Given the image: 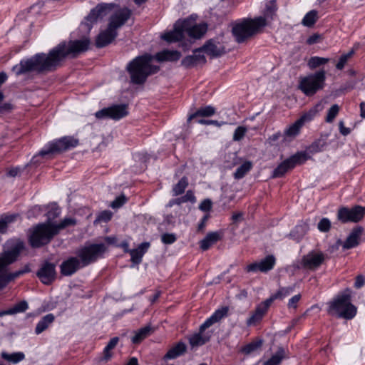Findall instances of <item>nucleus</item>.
<instances>
[{"instance_id":"obj_40","label":"nucleus","mask_w":365,"mask_h":365,"mask_svg":"<svg viewBox=\"0 0 365 365\" xmlns=\"http://www.w3.org/2000/svg\"><path fill=\"white\" fill-rule=\"evenodd\" d=\"M284 358L285 351L283 348H279L275 354L263 363V365H279Z\"/></svg>"},{"instance_id":"obj_38","label":"nucleus","mask_w":365,"mask_h":365,"mask_svg":"<svg viewBox=\"0 0 365 365\" xmlns=\"http://www.w3.org/2000/svg\"><path fill=\"white\" fill-rule=\"evenodd\" d=\"M23 275L21 270H17L14 272H7L6 274L0 276V289L5 287L10 282L14 281Z\"/></svg>"},{"instance_id":"obj_12","label":"nucleus","mask_w":365,"mask_h":365,"mask_svg":"<svg viewBox=\"0 0 365 365\" xmlns=\"http://www.w3.org/2000/svg\"><path fill=\"white\" fill-rule=\"evenodd\" d=\"M128 115V106L125 104L113 105L104 108L95 113L98 119L110 118L118 120Z\"/></svg>"},{"instance_id":"obj_55","label":"nucleus","mask_w":365,"mask_h":365,"mask_svg":"<svg viewBox=\"0 0 365 365\" xmlns=\"http://www.w3.org/2000/svg\"><path fill=\"white\" fill-rule=\"evenodd\" d=\"M197 123L199 124H201V125H213L217 127H220V126L226 124V123L224 121L219 122L215 120H205L204 118H198L197 120Z\"/></svg>"},{"instance_id":"obj_9","label":"nucleus","mask_w":365,"mask_h":365,"mask_svg":"<svg viewBox=\"0 0 365 365\" xmlns=\"http://www.w3.org/2000/svg\"><path fill=\"white\" fill-rule=\"evenodd\" d=\"M322 106L321 104H317L314 108H312L308 113L303 115L293 124L290 125L286 128L283 133V138L284 140H291L297 136L300 132V130L304 123L308 120H311L317 113L319 110H321Z\"/></svg>"},{"instance_id":"obj_21","label":"nucleus","mask_w":365,"mask_h":365,"mask_svg":"<svg viewBox=\"0 0 365 365\" xmlns=\"http://www.w3.org/2000/svg\"><path fill=\"white\" fill-rule=\"evenodd\" d=\"M36 274L43 284H51L56 277L55 264L48 262H44Z\"/></svg>"},{"instance_id":"obj_19","label":"nucleus","mask_w":365,"mask_h":365,"mask_svg":"<svg viewBox=\"0 0 365 365\" xmlns=\"http://www.w3.org/2000/svg\"><path fill=\"white\" fill-rule=\"evenodd\" d=\"M182 21L183 23H186L185 24L186 26H184L185 31L192 38H200L207 30V26L205 23L196 24L190 19H185Z\"/></svg>"},{"instance_id":"obj_51","label":"nucleus","mask_w":365,"mask_h":365,"mask_svg":"<svg viewBox=\"0 0 365 365\" xmlns=\"http://www.w3.org/2000/svg\"><path fill=\"white\" fill-rule=\"evenodd\" d=\"M76 224V220L73 218H65L63 220H62L58 225H51L52 228L56 229L58 230V232L69 226V225H73Z\"/></svg>"},{"instance_id":"obj_52","label":"nucleus","mask_w":365,"mask_h":365,"mask_svg":"<svg viewBox=\"0 0 365 365\" xmlns=\"http://www.w3.org/2000/svg\"><path fill=\"white\" fill-rule=\"evenodd\" d=\"M247 129L245 126L237 127L234 132L232 140L234 141H240L245 135Z\"/></svg>"},{"instance_id":"obj_63","label":"nucleus","mask_w":365,"mask_h":365,"mask_svg":"<svg viewBox=\"0 0 365 365\" xmlns=\"http://www.w3.org/2000/svg\"><path fill=\"white\" fill-rule=\"evenodd\" d=\"M339 131H340L341 134L344 136L349 135L351 132L350 128L344 126L343 121H340L339 123Z\"/></svg>"},{"instance_id":"obj_62","label":"nucleus","mask_w":365,"mask_h":365,"mask_svg":"<svg viewBox=\"0 0 365 365\" xmlns=\"http://www.w3.org/2000/svg\"><path fill=\"white\" fill-rule=\"evenodd\" d=\"M365 284V277L363 275H358L356 277L354 282V287L356 289L361 288Z\"/></svg>"},{"instance_id":"obj_26","label":"nucleus","mask_w":365,"mask_h":365,"mask_svg":"<svg viewBox=\"0 0 365 365\" xmlns=\"http://www.w3.org/2000/svg\"><path fill=\"white\" fill-rule=\"evenodd\" d=\"M363 228L358 227L351 230L346 240L342 242V247L345 250L356 247L359 243V239L362 234Z\"/></svg>"},{"instance_id":"obj_24","label":"nucleus","mask_w":365,"mask_h":365,"mask_svg":"<svg viewBox=\"0 0 365 365\" xmlns=\"http://www.w3.org/2000/svg\"><path fill=\"white\" fill-rule=\"evenodd\" d=\"M81 266V262L77 257H70L61 264V272L63 275L70 276L74 274Z\"/></svg>"},{"instance_id":"obj_33","label":"nucleus","mask_w":365,"mask_h":365,"mask_svg":"<svg viewBox=\"0 0 365 365\" xmlns=\"http://www.w3.org/2000/svg\"><path fill=\"white\" fill-rule=\"evenodd\" d=\"M186 349L187 347L185 344L180 341L168 350L163 359L165 360L176 359L177 357L182 355L186 351Z\"/></svg>"},{"instance_id":"obj_5","label":"nucleus","mask_w":365,"mask_h":365,"mask_svg":"<svg viewBox=\"0 0 365 365\" xmlns=\"http://www.w3.org/2000/svg\"><path fill=\"white\" fill-rule=\"evenodd\" d=\"M57 234L51 225L40 223L29 230V242L33 248H38L48 244Z\"/></svg>"},{"instance_id":"obj_23","label":"nucleus","mask_w":365,"mask_h":365,"mask_svg":"<svg viewBox=\"0 0 365 365\" xmlns=\"http://www.w3.org/2000/svg\"><path fill=\"white\" fill-rule=\"evenodd\" d=\"M117 31L109 25L106 30L101 32L96 38V46L103 48L110 43L117 36Z\"/></svg>"},{"instance_id":"obj_6","label":"nucleus","mask_w":365,"mask_h":365,"mask_svg":"<svg viewBox=\"0 0 365 365\" xmlns=\"http://www.w3.org/2000/svg\"><path fill=\"white\" fill-rule=\"evenodd\" d=\"M325 79V71H317L314 74L302 78L299 82V88L306 96H312L324 88Z\"/></svg>"},{"instance_id":"obj_32","label":"nucleus","mask_w":365,"mask_h":365,"mask_svg":"<svg viewBox=\"0 0 365 365\" xmlns=\"http://www.w3.org/2000/svg\"><path fill=\"white\" fill-rule=\"evenodd\" d=\"M221 238L217 232H212L207 234L205 237L200 242V247L202 250H207L212 245Z\"/></svg>"},{"instance_id":"obj_28","label":"nucleus","mask_w":365,"mask_h":365,"mask_svg":"<svg viewBox=\"0 0 365 365\" xmlns=\"http://www.w3.org/2000/svg\"><path fill=\"white\" fill-rule=\"evenodd\" d=\"M203 51H198V48L194 51L193 55L187 56L182 61V64L185 67H192L198 64H204L206 62V58L203 54L201 53Z\"/></svg>"},{"instance_id":"obj_47","label":"nucleus","mask_w":365,"mask_h":365,"mask_svg":"<svg viewBox=\"0 0 365 365\" xmlns=\"http://www.w3.org/2000/svg\"><path fill=\"white\" fill-rule=\"evenodd\" d=\"M329 61V58L319 57V56H313L311 57L308 61V66L311 69L316 68L321 65H324Z\"/></svg>"},{"instance_id":"obj_53","label":"nucleus","mask_w":365,"mask_h":365,"mask_svg":"<svg viewBox=\"0 0 365 365\" xmlns=\"http://www.w3.org/2000/svg\"><path fill=\"white\" fill-rule=\"evenodd\" d=\"M277 5L275 3V0L270 1L266 6L265 9V16L267 17L272 18V16L277 11Z\"/></svg>"},{"instance_id":"obj_41","label":"nucleus","mask_w":365,"mask_h":365,"mask_svg":"<svg viewBox=\"0 0 365 365\" xmlns=\"http://www.w3.org/2000/svg\"><path fill=\"white\" fill-rule=\"evenodd\" d=\"M1 357L13 364H17L21 361L24 360L25 358V355L23 352H16L13 354H8L5 351L1 352Z\"/></svg>"},{"instance_id":"obj_54","label":"nucleus","mask_w":365,"mask_h":365,"mask_svg":"<svg viewBox=\"0 0 365 365\" xmlns=\"http://www.w3.org/2000/svg\"><path fill=\"white\" fill-rule=\"evenodd\" d=\"M317 227L321 232H328L331 228V222L328 218L324 217L318 223Z\"/></svg>"},{"instance_id":"obj_46","label":"nucleus","mask_w":365,"mask_h":365,"mask_svg":"<svg viewBox=\"0 0 365 365\" xmlns=\"http://www.w3.org/2000/svg\"><path fill=\"white\" fill-rule=\"evenodd\" d=\"M119 341V338L115 336L112 338L103 350L104 358L106 360H108L110 359L112 354L111 350L113 349L117 345Z\"/></svg>"},{"instance_id":"obj_10","label":"nucleus","mask_w":365,"mask_h":365,"mask_svg":"<svg viewBox=\"0 0 365 365\" xmlns=\"http://www.w3.org/2000/svg\"><path fill=\"white\" fill-rule=\"evenodd\" d=\"M308 159L307 153L304 152L297 153L290 158L284 160L273 171V178H281L287 172L293 169L297 165L305 163Z\"/></svg>"},{"instance_id":"obj_13","label":"nucleus","mask_w":365,"mask_h":365,"mask_svg":"<svg viewBox=\"0 0 365 365\" xmlns=\"http://www.w3.org/2000/svg\"><path fill=\"white\" fill-rule=\"evenodd\" d=\"M22 248L23 244L19 243L11 250L0 253V276L7 274L9 267L17 260Z\"/></svg>"},{"instance_id":"obj_15","label":"nucleus","mask_w":365,"mask_h":365,"mask_svg":"<svg viewBox=\"0 0 365 365\" xmlns=\"http://www.w3.org/2000/svg\"><path fill=\"white\" fill-rule=\"evenodd\" d=\"M325 260V255L322 252L312 251L304 255L301 264L305 269L314 270L319 268Z\"/></svg>"},{"instance_id":"obj_56","label":"nucleus","mask_w":365,"mask_h":365,"mask_svg":"<svg viewBox=\"0 0 365 365\" xmlns=\"http://www.w3.org/2000/svg\"><path fill=\"white\" fill-rule=\"evenodd\" d=\"M177 240L176 235L173 233H164L161 236V241L165 245L174 243Z\"/></svg>"},{"instance_id":"obj_8","label":"nucleus","mask_w":365,"mask_h":365,"mask_svg":"<svg viewBox=\"0 0 365 365\" xmlns=\"http://www.w3.org/2000/svg\"><path fill=\"white\" fill-rule=\"evenodd\" d=\"M78 140L73 137L65 136L58 140L48 143L38 153L40 156L46 157L48 155L59 153L78 145Z\"/></svg>"},{"instance_id":"obj_57","label":"nucleus","mask_w":365,"mask_h":365,"mask_svg":"<svg viewBox=\"0 0 365 365\" xmlns=\"http://www.w3.org/2000/svg\"><path fill=\"white\" fill-rule=\"evenodd\" d=\"M126 202L125 197L122 195L117 197L110 204V207L113 209L119 208L123 206Z\"/></svg>"},{"instance_id":"obj_50","label":"nucleus","mask_w":365,"mask_h":365,"mask_svg":"<svg viewBox=\"0 0 365 365\" xmlns=\"http://www.w3.org/2000/svg\"><path fill=\"white\" fill-rule=\"evenodd\" d=\"M354 53V50H351L349 52H348L347 53H345V54H343L342 56H341L338 63L336 65V68L338 70H342L344 68L348 60L353 56Z\"/></svg>"},{"instance_id":"obj_58","label":"nucleus","mask_w":365,"mask_h":365,"mask_svg":"<svg viewBox=\"0 0 365 365\" xmlns=\"http://www.w3.org/2000/svg\"><path fill=\"white\" fill-rule=\"evenodd\" d=\"M112 217V212L109 210L101 212L97 217V220L100 222H108Z\"/></svg>"},{"instance_id":"obj_22","label":"nucleus","mask_w":365,"mask_h":365,"mask_svg":"<svg viewBox=\"0 0 365 365\" xmlns=\"http://www.w3.org/2000/svg\"><path fill=\"white\" fill-rule=\"evenodd\" d=\"M270 304L264 300L258 304L250 317L247 319L246 324L248 327L255 326L259 324L265 314L267 312Z\"/></svg>"},{"instance_id":"obj_39","label":"nucleus","mask_w":365,"mask_h":365,"mask_svg":"<svg viewBox=\"0 0 365 365\" xmlns=\"http://www.w3.org/2000/svg\"><path fill=\"white\" fill-rule=\"evenodd\" d=\"M18 214L5 215L0 218V232L4 233L9 224L14 222L19 218Z\"/></svg>"},{"instance_id":"obj_27","label":"nucleus","mask_w":365,"mask_h":365,"mask_svg":"<svg viewBox=\"0 0 365 365\" xmlns=\"http://www.w3.org/2000/svg\"><path fill=\"white\" fill-rule=\"evenodd\" d=\"M228 311L229 309L227 307H223L215 310V312L201 324V329H207L212 324L220 322L227 315Z\"/></svg>"},{"instance_id":"obj_37","label":"nucleus","mask_w":365,"mask_h":365,"mask_svg":"<svg viewBox=\"0 0 365 365\" xmlns=\"http://www.w3.org/2000/svg\"><path fill=\"white\" fill-rule=\"evenodd\" d=\"M152 332L153 330L151 327L145 326L135 331V335L131 339V341L133 344H139Z\"/></svg>"},{"instance_id":"obj_44","label":"nucleus","mask_w":365,"mask_h":365,"mask_svg":"<svg viewBox=\"0 0 365 365\" xmlns=\"http://www.w3.org/2000/svg\"><path fill=\"white\" fill-rule=\"evenodd\" d=\"M48 210L46 213L47 222L45 224L53 225L51 222L58 217L61 210L56 204H51L48 207Z\"/></svg>"},{"instance_id":"obj_45","label":"nucleus","mask_w":365,"mask_h":365,"mask_svg":"<svg viewBox=\"0 0 365 365\" xmlns=\"http://www.w3.org/2000/svg\"><path fill=\"white\" fill-rule=\"evenodd\" d=\"M317 11L315 10H312L309 11L303 18L302 24L305 26H312L317 21Z\"/></svg>"},{"instance_id":"obj_17","label":"nucleus","mask_w":365,"mask_h":365,"mask_svg":"<svg viewBox=\"0 0 365 365\" xmlns=\"http://www.w3.org/2000/svg\"><path fill=\"white\" fill-rule=\"evenodd\" d=\"M131 11L127 8H120L115 11L109 19L108 25L115 31L130 19Z\"/></svg>"},{"instance_id":"obj_64","label":"nucleus","mask_w":365,"mask_h":365,"mask_svg":"<svg viewBox=\"0 0 365 365\" xmlns=\"http://www.w3.org/2000/svg\"><path fill=\"white\" fill-rule=\"evenodd\" d=\"M320 36L318 34H313L307 39V43L309 45H312L319 41Z\"/></svg>"},{"instance_id":"obj_36","label":"nucleus","mask_w":365,"mask_h":365,"mask_svg":"<svg viewBox=\"0 0 365 365\" xmlns=\"http://www.w3.org/2000/svg\"><path fill=\"white\" fill-rule=\"evenodd\" d=\"M252 167L253 164L251 161H245L234 173L233 176L235 179L240 180L244 178L252 169Z\"/></svg>"},{"instance_id":"obj_3","label":"nucleus","mask_w":365,"mask_h":365,"mask_svg":"<svg viewBox=\"0 0 365 365\" xmlns=\"http://www.w3.org/2000/svg\"><path fill=\"white\" fill-rule=\"evenodd\" d=\"M327 312L329 315L338 318L353 319L356 314V307L351 302L350 289H346L329 302Z\"/></svg>"},{"instance_id":"obj_43","label":"nucleus","mask_w":365,"mask_h":365,"mask_svg":"<svg viewBox=\"0 0 365 365\" xmlns=\"http://www.w3.org/2000/svg\"><path fill=\"white\" fill-rule=\"evenodd\" d=\"M28 309V304L26 301H21L19 303L14 305L12 308L7 309L1 313L0 316L5 314H14L16 313L24 312Z\"/></svg>"},{"instance_id":"obj_7","label":"nucleus","mask_w":365,"mask_h":365,"mask_svg":"<svg viewBox=\"0 0 365 365\" xmlns=\"http://www.w3.org/2000/svg\"><path fill=\"white\" fill-rule=\"evenodd\" d=\"M106 250V246L103 243L85 245L77 252L81 266L86 267L96 261L103 256Z\"/></svg>"},{"instance_id":"obj_14","label":"nucleus","mask_w":365,"mask_h":365,"mask_svg":"<svg viewBox=\"0 0 365 365\" xmlns=\"http://www.w3.org/2000/svg\"><path fill=\"white\" fill-rule=\"evenodd\" d=\"M276 264V258L273 255H269L259 262L248 264L245 267L247 272H257L258 271L266 273L272 270Z\"/></svg>"},{"instance_id":"obj_4","label":"nucleus","mask_w":365,"mask_h":365,"mask_svg":"<svg viewBox=\"0 0 365 365\" xmlns=\"http://www.w3.org/2000/svg\"><path fill=\"white\" fill-rule=\"evenodd\" d=\"M265 25L266 19L262 16L253 19H247L237 23L232 27V31L236 41L242 43L257 34Z\"/></svg>"},{"instance_id":"obj_29","label":"nucleus","mask_w":365,"mask_h":365,"mask_svg":"<svg viewBox=\"0 0 365 365\" xmlns=\"http://www.w3.org/2000/svg\"><path fill=\"white\" fill-rule=\"evenodd\" d=\"M150 246V242H145L139 245L138 248L130 250L129 253L131 257V261L134 264H140L142 261V258L144 254L148 251Z\"/></svg>"},{"instance_id":"obj_61","label":"nucleus","mask_w":365,"mask_h":365,"mask_svg":"<svg viewBox=\"0 0 365 365\" xmlns=\"http://www.w3.org/2000/svg\"><path fill=\"white\" fill-rule=\"evenodd\" d=\"M182 200L184 203L187 202L194 203L196 201V197L192 190H187L186 194L182 196Z\"/></svg>"},{"instance_id":"obj_1","label":"nucleus","mask_w":365,"mask_h":365,"mask_svg":"<svg viewBox=\"0 0 365 365\" xmlns=\"http://www.w3.org/2000/svg\"><path fill=\"white\" fill-rule=\"evenodd\" d=\"M91 41L87 38L70 41L68 43L62 42L48 54L37 53L29 58L21 60L12 68V71L16 76L31 71L38 73L51 71L56 69L66 56L76 57L78 53L86 51Z\"/></svg>"},{"instance_id":"obj_16","label":"nucleus","mask_w":365,"mask_h":365,"mask_svg":"<svg viewBox=\"0 0 365 365\" xmlns=\"http://www.w3.org/2000/svg\"><path fill=\"white\" fill-rule=\"evenodd\" d=\"M113 8V4H100L93 9L86 18L85 24L90 29L93 24L99 19H102L107 15L108 12Z\"/></svg>"},{"instance_id":"obj_35","label":"nucleus","mask_w":365,"mask_h":365,"mask_svg":"<svg viewBox=\"0 0 365 365\" xmlns=\"http://www.w3.org/2000/svg\"><path fill=\"white\" fill-rule=\"evenodd\" d=\"M55 316L53 314H48L45 315L36 324L35 328V333L40 334L54 322Z\"/></svg>"},{"instance_id":"obj_42","label":"nucleus","mask_w":365,"mask_h":365,"mask_svg":"<svg viewBox=\"0 0 365 365\" xmlns=\"http://www.w3.org/2000/svg\"><path fill=\"white\" fill-rule=\"evenodd\" d=\"M188 186V179L187 177H182L177 184L173 187V195L178 196L182 194Z\"/></svg>"},{"instance_id":"obj_48","label":"nucleus","mask_w":365,"mask_h":365,"mask_svg":"<svg viewBox=\"0 0 365 365\" xmlns=\"http://www.w3.org/2000/svg\"><path fill=\"white\" fill-rule=\"evenodd\" d=\"M262 344V340H258L256 341H252L245 346H243L241 349V351L245 354H250L256 350H257Z\"/></svg>"},{"instance_id":"obj_60","label":"nucleus","mask_w":365,"mask_h":365,"mask_svg":"<svg viewBox=\"0 0 365 365\" xmlns=\"http://www.w3.org/2000/svg\"><path fill=\"white\" fill-rule=\"evenodd\" d=\"M212 201L210 199L204 200L199 205V209L203 212H208L212 208Z\"/></svg>"},{"instance_id":"obj_18","label":"nucleus","mask_w":365,"mask_h":365,"mask_svg":"<svg viewBox=\"0 0 365 365\" xmlns=\"http://www.w3.org/2000/svg\"><path fill=\"white\" fill-rule=\"evenodd\" d=\"M198 51H203L211 58H217L225 53V48L222 43L215 39H210L198 48Z\"/></svg>"},{"instance_id":"obj_31","label":"nucleus","mask_w":365,"mask_h":365,"mask_svg":"<svg viewBox=\"0 0 365 365\" xmlns=\"http://www.w3.org/2000/svg\"><path fill=\"white\" fill-rule=\"evenodd\" d=\"M216 113V109L212 106H206L198 108L195 113L190 114L187 120L190 121L192 119L203 118L205 117H211Z\"/></svg>"},{"instance_id":"obj_49","label":"nucleus","mask_w":365,"mask_h":365,"mask_svg":"<svg viewBox=\"0 0 365 365\" xmlns=\"http://www.w3.org/2000/svg\"><path fill=\"white\" fill-rule=\"evenodd\" d=\"M340 110V107L337 104H334L328 110L325 121L331 123L334 121L335 118L337 116Z\"/></svg>"},{"instance_id":"obj_11","label":"nucleus","mask_w":365,"mask_h":365,"mask_svg":"<svg viewBox=\"0 0 365 365\" xmlns=\"http://www.w3.org/2000/svg\"><path fill=\"white\" fill-rule=\"evenodd\" d=\"M365 215V207L356 205L351 208L341 207L338 210L337 219L342 223L358 222Z\"/></svg>"},{"instance_id":"obj_20","label":"nucleus","mask_w":365,"mask_h":365,"mask_svg":"<svg viewBox=\"0 0 365 365\" xmlns=\"http://www.w3.org/2000/svg\"><path fill=\"white\" fill-rule=\"evenodd\" d=\"M186 23H183L182 20H178L174 24L172 31L166 32L161 35V38L168 43L177 42L181 41L184 37V26Z\"/></svg>"},{"instance_id":"obj_34","label":"nucleus","mask_w":365,"mask_h":365,"mask_svg":"<svg viewBox=\"0 0 365 365\" xmlns=\"http://www.w3.org/2000/svg\"><path fill=\"white\" fill-rule=\"evenodd\" d=\"M294 287H280L274 294L266 299L267 302L271 305L276 299H283L290 295L294 292Z\"/></svg>"},{"instance_id":"obj_59","label":"nucleus","mask_w":365,"mask_h":365,"mask_svg":"<svg viewBox=\"0 0 365 365\" xmlns=\"http://www.w3.org/2000/svg\"><path fill=\"white\" fill-rule=\"evenodd\" d=\"M301 299V294H296L289 299L287 307L289 309H297V304Z\"/></svg>"},{"instance_id":"obj_30","label":"nucleus","mask_w":365,"mask_h":365,"mask_svg":"<svg viewBox=\"0 0 365 365\" xmlns=\"http://www.w3.org/2000/svg\"><path fill=\"white\" fill-rule=\"evenodd\" d=\"M181 54L178 51L163 50L155 54V59L159 61H177L180 59Z\"/></svg>"},{"instance_id":"obj_2","label":"nucleus","mask_w":365,"mask_h":365,"mask_svg":"<svg viewBox=\"0 0 365 365\" xmlns=\"http://www.w3.org/2000/svg\"><path fill=\"white\" fill-rule=\"evenodd\" d=\"M153 56L149 54L138 56L127 66L131 83L137 85L143 84L147 78L158 71V67L152 66Z\"/></svg>"},{"instance_id":"obj_25","label":"nucleus","mask_w":365,"mask_h":365,"mask_svg":"<svg viewBox=\"0 0 365 365\" xmlns=\"http://www.w3.org/2000/svg\"><path fill=\"white\" fill-rule=\"evenodd\" d=\"M205 329H202L200 325L199 331L194 333L188 337L189 344L192 348L202 346L210 341L211 335L208 333H205Z\"/></svg>"}]
</instances>
